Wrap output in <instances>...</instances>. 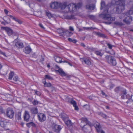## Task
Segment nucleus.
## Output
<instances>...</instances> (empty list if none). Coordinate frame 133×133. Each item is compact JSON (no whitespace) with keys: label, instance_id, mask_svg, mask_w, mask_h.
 <instances>
[{"label":"nucleus","instance_id":"nucleus-1","mask_svg":"<svg viewBox=\"0 0 133 133\" xmlns=\"http://www.w3.org/2000/svg\"><path fill=\"white\" fill-rule=\"evenodd\" d=\"M125 0H112L111 4L109 3L106 5L104 2H101L100 9L101 10L104 9V10L102 13L99 15V17L104 20L109 21L105 22V23L108 24H110L111 23V21H114L115 19V17H111V12L109 10L110 8L111 5L120 6L123 9V6H125Z\"/></svg>","mask_w":133,"mask_h":133},{"label":"nucleus","instance_id":"nucleus-2","mask_svg":"<svg viewBox=\"0 0 133 133\" xmlns=\"http://www.w3.org/2000/svg\"><path fill=\"white\" fill-rule=\"evenodd\" d=\"M68 9V11L70 12H74L75 10V4L73 3H71L67 5V2H66L63 3H59V8H60L62 10L65 9L66 7Z\"/></svg>","mask_w":133,"mask_h":133},{"label":"nucleus","instance_id":"nucleus-3","mask_svg":"<svg viewBox=\"0 0 133 133\" xmlns=\"http://www.w3.org/2000/svg\"><path fill=\"white\" fill-rule=\"evenodd\" d=\"M125 16V19L123 20V22L127 24H129L132 21V17L130 15L126 16V14L123 13L119 16V18L122 19L124 16Z\"/></svg>","mask_w":133,"mask_h":133},{"label":"nucleus","instance_id":"nucleus-4","mask_svg":"<svg viewBox=\"0 0 133 133\" xmlns=\"http://www.w3.org/2000/svg\"><path fill=\"white\" fill-rule=\"evenodd\" d=\"M106 61L107 62L111 65L115 66L117 64L115 58L113 57L110 56H107L105 57Z\"/></svg>","mask_w":133,"mask_h":133},{"label":"nucleus","instance_id":"nucleus-5","mask_svg":"<svg viewBox=\"0 0 133 133\" xmlns=\"http://www.w3.org/2000/svg\"><path fill=\"white\" fill-rule=\"evenodd\" d=\"M1 29H2L5 30L9 36L11 35L12 34H14L15 35L16 34V33L13 31L9 27L2 26L1 27Z\"/></svg>","mask_w":133,"mask_h":133},{"label":"nucleus","instance_id":"nucleus-6","mask_svg":"<svg viewBox=\"0 0 133 133\" xmlns=\"http://www.w3.org/2000/svg\"><path fill=\"white\" fill-rule=\"evenodd\" d=\"M95 127L98 133H105L104 131L101 130V127L99 123L96 122L95 125Z\"/></svg>","mask_w":133,"mask_h":133},{"label":"nucleus","instance_id":"nucleus-7","mask_svg":"<svg viewBox=\"0 0 133 133\" xmlns=\"http://www.w3.org/2000/svg\"><path fill=\"white\" fill-rule=\"evenodd\" d=\"M55 68H57L58 69L57 70H55L56 73L58 72L60 75H67L63 70L61 68H60L58 65H56Z\"/></svg>","mask_w":133,"mask_h":133},{"label":"nucleus","instance_id":"nucleus-8","mask_svg":"<svg viewBox=\"0 0 133 133\" xmlns=\"http://www.w3.org/2000/svg\"><path fill=\"white\" fill-rule=\"evenodd\" d=\"M54 130L56 132H59L61 130L62 127L60 125L56 124L55 123H54L52 126Z\"/></svg>","mask_w":133,"mask_h":133},{"label":"nucleus","instance_id":"nucleus-9","mask_svg":"<svg viewBox=\"0 0 133 133\" xmlns=\"http://www.w3.org/2000/svg\"><path fill=\"white\" fill-rule=\"evenodd\" d=\"M81 123H85V124H84L83 126L82 127L83 128L87 124H88L89 125H91V123L89 122L87 119V118H84L83 117L81 118Z\"/></svg>","mask_w":133,"mask_h":133},{"label":"nucleus","instance_id":"nucleus-10","mask_svg":"<svg viewBox=\"0 0 133 133\" xmlns=\"http://www.w3.org/2000/svg\"><path fill=\"white\" fill-rule=\"evenodd\" d=\"M6 115L8 117L10 118H12L13 117L14 112L11 109L8 108L7 110Z\"/></svg>","mask_w":133,"mask_h":133},{"label":"nucleus","instance_id":"nucleus-11","mask_svg":"<svg viewBox=\"0 0 133 133\" xmlns=\"http://www.w3.org/2000/svg\"><path fill=\"white\" fill-rule=\"evenodd\" d=\"M124 8L123 9L122 6H117L116 8V10L115 13L117 14H119L121 13L122 11H124L125 8V6H123Z\"/></svg>","mask_w":133,"mask_h":133},{"label":"nucleus","instance_id":"nucleus-12","mask_svg":"<svg viewBox=\"0 0 133 133\" xmlns=\"http://www.w3.org/2000/svg\"><path fill=\"white\" fill-rule=\"evenodd\" d=\"M17 38L15 40V41L16 42L15 46L18 48H22L24 47L23 43L19 41H17Z\"/></svg>","mask_w":133,"mask_h":133},{"label":"nucleus","instance_id":"nucleus-13","mask_svg":"<svg viewBox=\"0 0 133 133\" xmlns=\"http://www.w3.org/2000/svg\"><path fill=\"white\" fill-rule=\"evenodd\" d=\"M59 2H56L52 3L50 5V7L54 9L59 8Z\"/></svg>","mask_w":133,"mask_h":133},{"label":"nucleus","instance_id":"nucleus-14","mask_svg":"<svg viewBox=\"0 0 133 133\" xmlns=\"http://www.w3.org/2000/svg\"><path fill=\"white\" fill-rule=\"evenodd\" d=\"M81 60L83 63H84L88 65H90L91 64V61L89 59L87 58H83L81 59Z\"/></svg>","mask_w":133,"mask_h":133},{"label":"nucleus","instance_id":"nucleus-15","mask_svg":"<svg viewBox=\"0 0 133 133\" xmlns=\"http://www.w3.org/2000/svg\"><path fill=\"white\" fill-rule=\"evenodd\" d=\"M39 119L41 122H43L46 119V117L45 115L43 113H40L38 115Z\"/></svg>","mask_w":133,"mask_h":133},{"label":"nucleus","instance_id":"nucleus-16","mask_svg":"<svg viewBox=\"0 0 133 133\" xmlns=\"http://www.w3.org/2000/svg\"><path fill=\"white\" fill-rule=\"evenodd\" d=\"M30 118V115L28 112L27 111H25L24 115V118L25 120L26 121H28Z\"/></svg>","mask_w":133,"mask_h":133},{"label":"nucleus","instance_id":"nucleus-17","mask_svg":"<svg viewBox=\"0 0 133 133\" xmlns=\"http://www.w3.org/2000/svg\"><path fill=\"white\" fill-rule=\"evenodd\" d=\"M73 34V33L72 32L69 31L68 30H65L64 32V34H63L64 35L63 36H66L67 37H70Z\"/></svg>","mask_w":133,"mask_h":133},{"label":"nucleus","instance_id":"nucleus-18","mask_svg":"<svg viewBox=\"0 0 133 133\" xmlns=\"http://www.w3.org/2000/svg\"><path fill=\"white\" fill-rule=\"evenodd\" d=\"M32 51V49L30 46H28L25 48L24 52L26 54H29Z\"/></svg>","mask_w":133,"mask_h":133},{"label":"nucleus","instance_id":"nucleus-19","mask_svg":"<svg viewBox=\"0 0 133 133\" xmlns=\"http://www.w3.org/2000/svg\"><path fill=\"white\" fill-rule=\"evenodd\" d=\"M95 35L99 37H102L103 38H107V36L104 34H102L99 32H95Z\"/></svg>","mask_w":133,"mask_h":133},{"label":"nucleus","instance_id":"nucleus-20","mask_svg":"<svg viewBox=\"0 0 133 133\" xmlns=\"http://www.w3.org/2000/svg\"><path fill=\"white\" fill-rule=\"evenodd\" d=\"M95 51V53L97 55L102 57V56L103 55L104 53L103 52H102V50H96Z\"/></svg>","mask_w":133,"mask_h":133},{"label":"nucleus","instance_id":"nucleus-21","mask_svg":"<svg viewBox=\"0 0 133 133\" xmlns=\"http://www.w3.org/2000/svg\"><path fill=\"white\" fill-rule=\"evenodd\" d=\"M55 61L58 63H61L62 62V58L58 56H56L54 57Z\"/></svg>","mask_w":133,"mask_h":133},{"label":"nucleus","instance_id":"nucleus-22","mask_svg":"<svg viewBox=\"0 0 133 133\" xmlns=\"http://www.w3.org/2000/svg\"><path fill=\"white\" fill-rule=\"evenodd\" d=\"M63 119L64 120L65 124L68 127H70L71 125V123L70 120L68 119H64V118L62 117Z\"/></svg>","mask_w":133,"mask_h":133},{"label":"nucleus","instance_id":"nucleus-23","mask_svg":"<svg viewBox=\"0 0 133 133\" xmlns=\"http://www.w3.org/2000/svg\"><path fill=\"white\" fill-rule=\"evenodd\" d=\"M86 8L90 10H93L95 8V6L93 5H87L86 6Z\"/></svg>","mask_w":133,"mask_h":133},{"label":"nucleus","instance_id":"nucleus-24","mask_svg":"<svg viewBox=\"0 0 133 133\" xmlns=\"http://www.w3.org/2000/svg\"><path fill=\"white\" fill-rule=\"evenodd\" d=\"M42 82L44 84V86L45 87H49L51 86V84L50 83L46 82L45 79H44L43 80Z\"/></svg>","mask_w":133,"mask_h":133},{"label":"nucleus","instance_id":"nucleus-25","mask_svg":"<svg viewBox=\"0 0 133 133\" xmlns=\"http://www.w3.org/2000/svg\"><path fill=\"white\" fill-rule=\"evenodd\" d=\"M64 30L62 29H59L57 30V32L61 36H64L63 34L64 32Z\"/></svg>","mask_w":133,"mask_h":133},{"label":"nucleus","instance_id":"nucleus-26","mask_svg":"<svg viewBox=\"0 0 133 133\" xmlns=\"http://www.w3.org/2000/svg\"><path fill=\"white\" fill-rule=\"evenodd\" d=\"M85 49L88 50V51L91 52H92L95 51V48L92 47H90L88 46H87V47L85 48Z\"/></svg>","mask_w":133,"mask_h":133},{"label":"nucleus","instance_id":"nucleus-27","mask_svg":"<svg viewBox=\"0 0 133 133\" xmlns=\"http://www.w3.org/2000/svg\"><path fill=\"white\" fill-rule=\"evenodd\" d=\"M82 5V3L80 2L77 3V4H75V9H79L81 8Z\"/></svg>","mask_w":133,"mask_h":133},{"label":"nucleus","instance_id":"nucleus-28","mask_svg":"<svg viewBox=\"0 0 133 133\" xmlns=\"http://www.w3.org/2000/svg\"><path fill=\"white\" fill-rule=\"evenodd\" d=\"M44 61V57L43 56L41 55V58H39V60L38 59L37 60V62H41L42 63H43V62Z\"/></svg>","mask_w":133,"mask_h":133},{"label":"nucleus","instance_id":"nucleus-29","mask_svg":"<svg viewBox=\"0 0 133 133\" xmlns=\"http://www.w3.org/2000/svg\"><path fill=\"white\" fill-rule=\"evenodd\" d=\"M26 125L27 127H36V125L35 124L32 122H31L26 124Z\"/></svg>","mask_w":133,"mask_h":133},{"label":"nucleus","instance_id":"nucleus-30","mask_svg":"<svg viewBox=\"0 0 133 133\" xmlns=\"http://www.w3.org/2000/svg\"><path fill=\"white\" fill-rule=\"evenodd\" d=\"M75 17L74 15H67L66 17V19H71L75 18Z\"/></svg>","mask_w":133,"mask_h":133},{"label":"nucleus","instance_id":"nucleus-31","mask_svg":"<svg viewBox=\"0 0 133 133\" xmlns=\"http://www.w3.org/2000/svg\"><path fill=\"white\" fill-rule=\"evenodd\" d=\"M121 89L122 88L119 87H116L114 90L115 91L116 93H119L120 91L121 90Z\"/></svg>","mask_w":133,"mask_h":133},{"label":"nucleus","instance_id":"nucleus-32","mask_svg":"<svg viewBox=\"0 0 133 133\" xmlns=\"http://www.w3.org/2000/svg\"><path fill=\"white\" fill-rule=\"evenodd\" d=\"M114 25H116L117 26H122L123 25V24L122 22H115L114 23Z\"/></svg>","mask_w":133,"mask_h":133},{"label":"nucleus","instance_id":"nucleus-33","mask_svg":"<svg viewBox=\"0 0 133 133\" xmlns=\"http://www.w3.org/2000/svg\"><path fill=\"white\" fill-rule=\"evenodd\" d=\"M69 102L72 105L73 107L75 108V102L73 100L72 98H70L69 100Z\"/></svg>","mask_w":133,"mask_h":133},{"label":"nucleus","instance_id":"nucleus-34","mask_svg":"<svg viewBox=\"0 0 133 133\" xmlns=\"http://www.w3.org/2000/svg\"><path fill=\"white\" fill-rule=\"evenodd\" d=\"M7 122L3 121H1L0 122V125L3 128H4L5 127V126L7 125Z\"/></svg>","mask_w":133,"mask_h":133},{"label":"nucleus","instance_id":"nucleus-35","mask_svg":"<svg viewBox=\"0 0 133 133\" xmlns=\"http://www.w3.org/2000/svg\"><path fill=\"white\" fill-rule=\"evenodd\" d=\"M132 95H130L129 94H128L126 95V98L128 99L129 100H132Z\"/></svg>","mask_w":133,"mask_h":133},{"label":"nucleus","instance_id":"nucleus-36","mask_svg":"<svg viewBox=\"0 0 133 133\" xmlns=\"http://www.w3.org/2000/svg\"><path fill=\"white\" fill-rule=\"evenodd\" d=\"M32 113L34 114H36L38 112L37 109L36 108H33L31 110Z\"/></svg>","mask_w":133,"mask_h":133},{"label":"nucleus","instance_id":"nucleus-37","mask_svg":"<svg viewBox=\"0 0 133 133\" xmlns=\"http://www.w3.org/2000/svg\"><path fill=\"white\" fill-rule=\"evenodd\" d=\"M128 14L129 15H132L133 14V5H132L130 10L128 12Z\"/></svg>","mask_w":133,"mask_h":133},{"label":"nucleus","instance_id":"nucleus-38","mask_svg":"<svg viewBox=\"0 0 133 133\" xmlns=\"http://www.w3.org/2000/svg\"><path fill=\"white\" fill-rule=\"evenodd\" d=\"M98 114L104 118H105L107 116V115L102 112H98Z\"/></svg>","mask_w":133,"mask_h":133},{"label":"nucleus","instance_id":"nucleus-39","mask_svg":"<svg viewBox=\"0 0 133 133\" xmlns=\"http://www.w3.org/2000/svg\"><path fill=\"white\" fill-rule=\"evenodd\" d=\"M46 15L49 18H51L52 17V15L49 12H46Z\"/></svg>","mask_w":133,"mask_h":133},{"label":"nucleus","instance_id":"nucleus-40","mask_svg":"<svg viewBox=\"0 0 133 133\" xmlns=\"http://www.w3.org/2000/svg\"><path fill=\"white\" fill-rule=\"evenodd\" d=\"M88 16L92 20H94L95 19V17L94 16L92 15H89Z\"/></svg>","mask_w":133,"mask_h":133},{"label":"nucleus","instance_id":"nucleus-41","mask_svg":"<svg viewBox=\"0 0 133 133\" xmlns=\"http://www.w3.org/2000/svg\"><path fill=\"white\" fill-rule=\"evenodd\" d=\"M83 107L84 108H85L87 110H89L90 109V106L88 104L84 105Z\"/></svg>","mask_w":133,"mask_h":133},{"label":"nucleus","instance_id":"nucleus-42","mask_svg":"<svg viewBox=\"0 0 133 133\" xmlns=\"http://www.w3.org/2000/svg\"><path fill=\"white\" fill-rule=\"evenodd\" d=\"M107 46H108V48L110 49H112V47L113 46V45H112L111 44H110L109 43H107Z\"/></svg>","mask_w":133,"mask_h":133},{"label":"nucleus","instance_id":"nucleus-43","mask_svg":"<svg viewBox=\"0 0 133 133\" xmlns=\"http://www.w3.org/2000/svg\"><path fill=\"white\" fill-rule=\"evenodd\" d=\"M45 78L49 80H52V78L50 75H46Z\"/></svg>","mask_w":133,"mask_h":133},{"label":"nucleus","instance_id":"nucleus-44","mask_svg":"<svg viewBox=\"0 0 133 133\" xmlns=\"http://www.w3.org/2000/svg\"><path fill=\"white\" fill-rule=\"evenodd\" d=\"M31 57L34 58H36L37 57V55L36 53H34L32 54Z\"/></svg>","mask_w":133,"mask_h":133},{"label":"nucleus","instance_id":"nucleus-45","mask_svg":"<svg viewBox=\"0 0 133 133\" xmlns=\"http://www.w3.org/2000/svg\"><path fill=\"white\" fill-rule=\"evenodd\" d=\"M68 40L70 42H72L74 43H75V39H72L71 38H69L68 39Z\"/></svg>","mask_w":133,"mask_h":133},{"label":"nucleus","instance_id":"nucleus-46","mask_svg":"<svg viewBox=\"0 0 133 133\" xmlns=\"http://www.w3.org/2000/svg\"><path fill=\"white\" fill-rule=\"evenodd\" d=\"M38 102L36 100H35L32 102V103L34 105H36L38 103Z\"/></svg>","mask_w":133,"mask_h":133},{"label":"nucleus","instance_id":"nucleus-47","mask_svg":"<svg viewBox=\"0 0 133 133\" xmlns=\"http://www.w3.org/2000/svg\"><path fill=\"white\" fill-rule=\"evenodd\" d=\"M122 92V94L123 95H125L127 94L126 90V89H124L122 91H121Z\"/></svg>","mask_w":133,"mask_h":133},{"label":"nucleus","instance_id":"nucleus-48","mask_svg":"<svg viewBox=\"0 0 133 133\" xmlns=\"http://www.w3.org/2000/svg\"><path fill=\"white\" fill-rule=\"evenodd\" d=\"M35 94H36L37 95L39 96L41 95V93L38 91H37L36 90H35Z\"/></svg>","mask_w":133,"mask_h":133},{"label":"nucleus","instance_id":"nucleus-49","mask_svg":"<svg viewBox=\"0 0 133 133\" xmlns=\"http://www.w3.org/2000/svg\"><path fill=\"white\" fill-rule=\"evenodd\" d=\"M0 54L3 55L4 56L6 57V56L5 53L3 52L2 51L0 50Z\"/></svg>","mask_w":133,"mask_h":133},{"label":"nucleus","instance_id":"nucleus-50","mask_svg":"<svg viewBox=\"0 0 133 133\" xmlns=\"http://www.w3.org/2000/svg\"><path fill=\"white\" fill-rule=\"evenodd\" d=\"M69 30L70 31H73L74 30V29L73 27L70 26L69 27Z\"/></svg>","mask_w":133,"mask_h":133},{"label":"nucleus","instance_id":"nucleus-51","mask_svg":"<svg viewBox=\"0 0 133 133\" xmlns=\"http://www.w3.org/2000/svg\"><path fill=\"white\" fill-rule=\"evenodd\" d=\"M110 54L112 55H115V51L113 50H112L110 52Z\"/></svg>","mask_w":133,"mask_h":133},{"label":"nucleus","instance_id":"nucleus-52","mask_svg":"<svg viewBox=\"0 0 133 133\" xmlns=\"http://www.w3.org/2000/svg\"><path fill=\"white\" fill-rule=\"evenodd\" d=\"M109 87L110 89H112L114 87V84H111L109 85Z\"/></svg>","mask_w":133,"mask_h":133},{"label":"nucleus","instance_id":"nucleus-53","mask_svg":"<svg viewBox=\"0 0 133 133\" xmlns=\"http://www.w3.org/2000/svg\"><path fill=\"white\" fill-rule=\"evenodd\" d=\"M81 45L85 49V48L87 47V46H86L83 43H81Z\"/></svg>","mask_w":133,"mask_h":133},{"label":"nucleus","instance_id":"nucleus-54","mask_svg":"<svg viewBox=\"0 0 133 133\" xmlns=\"http://www.w3.org/2000/svg\"><path fill=\"white\" fill-rule=\"evenodd\" d=\"M39 26H40V27H41L42 29H45V28L43 26L42 24L41 23H39Z\"/></svg>","mask_w":133,"mask_h":133},{"label":"nucleus","instance_id":"nucleus-55","mask_svg":"<svg viewBox=\"0 0 133 133\" xmlns=\"http://www.w3.org/2000/svg\"><path fill=\"white\" fill-rule=\"evenodd\" d=\"M120 95L121 96V98L122 99H124L125 98V96L123 94H120Z\"/></svg>","mask_w":133,"mask_h":133},{"label":"nucleus","instance_id":"nucleus-56","mask_svg":"<svg viewBox=\"0 0 133 133\" xmlns=\"http://www.w3.org/2000/svg\"><path fill=\"white\" fill-rule=\"evenodd\" d=\"M13 19L16 21V22H17L18 20L19 19L18 18H15V17H13Z\"/></svg>","mask_w":133,"mask_h":133},{"label":"nucleus","instance_id":"nucleus-57","mask_svg":"<svg viewBox=\"0 0 133 133\" xmlns=\"http://www.w3.org/2000/svg\"><path fill=\"white\" fill-rule=\"evenodd\" d=\"M13 19L16 21V22H17L18 20L19 19L18 18H15V17H13Z\"/></svg>","mask_w":133,"mask_h":133},{"label":"nucleus","instance_id":"nucleus-58","mask_svg":"<svg viewBox=\"0 0 133 133\" xmlns=\"http://www.w3.org/2000/svg\"><path fill=\"white\" fill-rule=\"evenodd\" d=\"M79 109L78 107L76 105V103L75 102V110H78Z\"/></svg>","mask_w":133,"mask_h":133},{"label":"nucleus","instance_id":"nucleus-59","mask_svg":"<svg viewBox=\"0 0 133 133\" xmlns=\"http://www.w3.org/2000/svg\"><path fill=\"white\" fill-rule=\"evenodd\" d=\"M17 22H18V23L19 24H21L22 23V22L19 19L18 20Z\"/></svg>","mask_w":133,"mask_h":133},{"label":"nucleus","instance_id":"nucleus-60","mask_svg":"<svg viewBox=\"0 0 133 133\" xmlns=\"http://www.w3.org/2000/svg\"><path fill=\"white\" fill-rule=\"evenodd\" d=\"M14 71H11L9 73V75H14Z\"/></svg>","mask_w":133,"mask_h":133},{"label":"nucleus","instance_id":"nucleus-61","mask_svg":"<svg viewBox=\"0 0 133 133\" xmlns=\"http://www.w3.org/2000/svg\"><path fill=\"white\" fill-rule=\"evenodd\" d=\"M18 79V77H16L15 78H13V80H14L15 81H17Z\"/></svg>","mask_w":133,"mask_h":133},{"label":"nucleus","instance_id":"nucleus-62","mask_svg":"<svg viewBox=\"0 0 133 133\" xmlns=\"http://www.w3.org/2000/svg\"><path fill=\"white\" fill-rule=\"evenodd\" d=\"M4 11V12L6 14H8V11L6 9H5Z\"/></svg>","mask_w":133,"mask_h":133},{"label":"nucleus","instance_id":"nucleus-63","mask_svg":"<svg viewBox=\"0 0 133 133\" xmlns=\"http://www.w3.org/2000/svg\"><path fill=\"white\" fill-rule=\"evenodd\" d=\"M12 76L13 75H9V79H11L12 78Z\"/></svg>","mask_w":133,"mask_h":133},{"label":"nucleus","instance_id":"nucleus-64","mask_svg":"<svg viewBox=\"0 0 133 133\" xmlns=\"http://www.w3.org/2000/svg\"><path fill=\"white\" fill-rule=\"evenodd\" d=\"M8 16H10L11 18H12V19H13V17H13V16L11 15H7Z\"/></svg>","mask_w":133,"mask_h":133}]
</instances>
